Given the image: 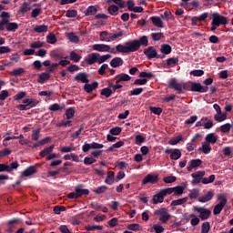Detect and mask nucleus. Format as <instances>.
I'll list each match as a JSON object with an SVG mask.
<instances>
[{
  "instance_id": "obj_1",
  "label": "nucleus",
  "mask_w": 233,
  "mask_h": 233,
  "mask_svg": "<svg viewBox=\"0 0 233 233\" xmlns=\"http://www.w3.org/2000/svg\"><path fill=\"white\" fill-rule=\"evenodd\" d=\"M116 49L120 54H130L131 52H137V50H139V43L137 41H129L125 43V45H117Z\"/></svg>"
},
{
  "instance_id": "obj_2",
  "label": "nucleus",
  "mask_w": 233,
  "mask_h": 233,
  "mask_svg": "<svg viewBox=\"0 0 233 233\" xmlns=\"http://www.w3.org/2000/svg\"><path fill=\"white\" fill-rule=\"evenodd\" d=\"M101 148H105V145L99 144L97 142H93L91 144L85 143V145L82 147L83 152H88V150H94L91 153V156L93 157H99V156H102L103 150Z\"/></svg>"
},
{
  "instance_id": "obj_3",
  "label": "nucleus",
  "mask_w": 233,
  "mask_h": 233,
  "mask_svg": "<svg viewBox=\"0 0 233 233\" xmlns=\"http://www.w3.org/2000/svg\"><path fill=\"white\" fill-rule=\"evenodd\" d=\"M100 41L104 43H112V41H116L118 37H123L122 31L118 33H109L108 31H102L99 33Z\"/></svg>"
},
{
  "instance_id": "obj_4",
  "label": "nucleus",
  "mask_w": 233,
  "mask_h": 233,
  "mask_svg": "<svg viewBox=\"0 0 233 233\" xmlns=\"http://www.w3.org/2000/svg\"><path fill=\"white\" fill-rule=\"evenodd\" d=\"M154 215L157 216L158 220L162 224L168 223V221H170V219L172 218V215H170V213H168V209H167L166 208H160L155 210Z\"/></svg>"
},
{
  "instance_id": "obj_5",
  "label": "nucleus",
  "mask_w": 233,
  "mask_h": 233,
  "mask_svg": "<svg viewBox=\"0 0 233 233\" xmlns=\"http://www.w3.org/2000/svg\"><path fill=\"white\" fill-rule=\"evenodd\" d=\"M217 199L218 201H219V203H218L214 209H213V214L214 216H218L219 214H221V210H223V208H225V205H227V197H225L223 194H218L217 196Z\"/></svg>"
},
{
  "instance_id": "obj_6",
  "label": "nucleus",
  "mask_w": 233,
  "mask_h": 233,
  "mask_svg": "<svg viewBox=\"0 0 233 233\" xmlns=\"http://www.w3.org/2000/svg\"><path fill=\"white\" fill-rule=\"evenodd\" d=\"M172 189H160V191L155 194L152 198L153 205H157V203H163V201H165V196L170 195Z\"/></svg>"
},
{
  "instance_id": "obj_7",
  "label": "nucleus",
  "mask_w": 233,
  "mask_h": 233,
  "mask_svg": "<svg viewBox=\"0 0 233 233\" xmlns=\"http://www.w3.org/2000/svg\"><path fill=\"white\" fill-rule=\"evenodd\" d=\"M193 210L199 214L198 218H200L202 221L208 219L210 218V214H212V211L209 209L198 206L193 207Z\"/></svg>"
},
{
  "instance_id": "obj_8",
  "label": "nucleus",
  "mask_w": 233,
  "mask_h": 233,
  "mask_svg": "<svg viewBox=\"0 0 233 233\" xmlns=\"http://www.w3.org/2000/svg\"><path fill=\"white\" fill-rule=\"evenodd\" d=\"M92 49L96 52H109V54H116V48L111 47L106 44H95L92 46Z\"/></svg>"
},
{
  "instance_id": "obj_9",
  "label": "nucleus",
  "mask_w": 233,
  "mask_h": 233,
  "mask_svg": "<svg viewBox=\"0 0 233 233\" xmlns=\"http://www.w3.org/2000/svg\"><path fill=\"white\" fill-rule=\"evenodd\" d=\"M168 88H172L177 94H183V90H185V83H179L176 78H172L169 81Z\"/></svg>"
},
{
  "instance_id": "obj_10",
  "label": "nucleus",
  "mask_w": 233,
  "mask_h": 233,
  "mask_svg": "<svg viewBox=\"0 0 233 233\" xmlns=\"http://www.w3.org/2000/svg\"><path fill=\"white\" fill-rule=\"evenodd\" d=\"M212 17L213 20L211 25H214L215 26H221V25H227V23H228L227 17L219 15L218 13H213Z\"/></svg>"
},
{
  "instance_id": "obj_11",
  "label": "nucleus",
  "mask_w": 233,
  "mask_h": 233,
  "mask_svg": "<svg viewBox=\"0 0 233 233\" xmlns=\"http://www.w3.org/2000/svg\"><path fill=\"white\" fill-rule=\"evenodd\" d=\"M157 181H159L157 175L148 174L143 178L142 185H148V183L151 185H156Z\"/></svg>"
},
{
  "instance_id": "obj_12",
  "label": "nucleus",
  "mask_w": 233,
  "mask_h": 233,
  "mask_svg": "<svg viewBox=\"0 0 233 233\" xmlns=\"http://www.w3.org/2000/svg\"><path fill=\"white\" fill-rule=\"evenodd\" d=\"M203 176H205V171H197L191 174L193 180L191 181L192 185H199L203 181Z\"/></svg>"
},
{
  "instance_id": "obj_13",
  "label": "nucleus",
  "mask_w": 233,
  "mask_h": 233,
  "mask_svg": "<svg viewBox=\"0 0 233 233\" xmlns=\"http://www.w3.org/2000/svg\"><path fill=\"white\" fill-rule=\"evenodd\" d=\"M165 152L166 154H170V159H173L174 161H177V159L181 157V150L179 149L167 148Z\"/></svg>"
},
{
  "instance_id": "obj_14",
  "label": "nucleus",
  "mask_w": 233,
  "mask_h": 233,
  "mask_svg": "<svg viewBox=\"0 0 233 233\" xmlns=\"http://www.w3.org/2000/svg\"><path fill=\"white\" fill-rule=\"evenodd\" d=\"M191 92H200L201 94H204L205 92H208V86H203L199 83H192Z\"/></svg>"
},
{
  "instance_id": "obj_15",
  "label": "nucleus",
  "mask_w": 233,
  "mask_h": 233,
  "mask_svg": "<svg viewBox=\"0 0 233 233\" xmlns=\"http://www.w3.org/2000/svg\"><path fill=\"white\" fill-rule=\"evenodd\" d=\"M145 56H147V59H154L155 57H159L157 56V51L153 46L148 47L144 50Z\"/></svg>"
},
{
  "instance_id": "obj_16",
  "label": "nucleus",
  "mask_w": 233,
  "mask_h": 233,
  "mask_svg": "<svg viewBox=\"0 0 233 233\" xmlns=\"http://www.w3.org/2000/svg\"><path fill=\"white\" fill-rule=\"evenodd\" d=\"M203 161L201 159H192L189 161V166L187 167V172H192L194 168H198V167H201Z\"/></svg>"
},
{
  "instance_id": "obj_17",
  "label": "nucleus",
  "mask_w": 233,
  "mask_h": 233,
  "mask_svg": "<svg viewBox=\"0 0 233 233\" xmlns=\"http://www.w3.org/2000/svg\"><path fill=\"white\" fill-rule=\"evenodd\" d=\"M75 81L78 83H88V75L86 73H78L75 76Z\"/></svg>"
},
{
  "instance_id": "obj_18",
  "label": "nucleus",
  "mask_w": 233,
  "mask_h": 233,
  "mask_svg": "<svg viewBox=\"0 0 233 233\" xmlns=\"http://www.w3.org/2000/svg\"><path fill=\"white\" fill-rule=\"evenodd\" d=\"M97 57H99V54L97 53L89 54L86 57V62L87 63V65H94V63H97Z\"/></svg>"
},
{
  "instance_id": "obj_19",
  "label": "nucleus",
  "mask_w": 233,
  "mask_h": 233,
  "mask_svg": "<svg viewBox=\"0 0 233 233\" xmlns=\"http://www.w3.org/2000/svg\"><path fill=\"white\" fill-rule=\"evenodd\" d=\"M125 61L121 57H115L110 61V66L112 68H118V66H123Z\"/></svg>"
},
{
  "instance_id": "obj_20",
  "label": "nucleus",
  "mask_w": 233,
  "mask_h": 233,
  "mask_svg": "<svg viewBox=\"0 0 233 233\" xmlns=\"http://www.w3.org/2000/svg\"><path fill=\"white\" fill-rule=\"evenodd\" d=\"M214 198V192L213 191H208L206 195L199 197L198 201L199 203H207L210 201Z\"/></svg>"
},
{
  "instance_id": "obj_21",
  "label": "nucleus",
  "mask_w": 233,
  "mask_h": 233,
  "mask_svg": "<svg viewBox=\"0 0 233 233\" xmlns=\"http://www.w3.org/2000/svg\"><path fill=\"white\" fill-rule=\"evenodd\" d=\"M205 141L208 145H215V143H218V136H215L214 133L208 134L205 137Z\"/></svg>"
},
{
  "instance_id": "obj_22",
  "label": "nucleus",
  "mask_w": 233,
  "mask_h": 233,
  "mask_svg": "<svg viewBox=\"0 0 233 233\" xmlns=\"http://www.w3.org/2000/svg\"><path fill=\"white\" fill-rule=\"evenodd\" d=\"M54 145H51L46 148H44L42 151H40L39 156L41 157H46V156L52 154V152H54Z\"/></svg>"
},
{
  "instance_id": "obj_23",
  "label": "nucleus",
  "mask_w": 233,
  "mask_h": 233,
  "mask_svg": "<svg viewBox=\"0 0 233 233\" xmlns=\"http://www.w3.org/2000/svg\"><path fill=\"white\" fill-rule=\"evenodd\" d=\"M167 189L171 190L170 194L174 193L176 196H181L185 191V187L177 186L175 187H167Z\"/></svg>"
},
{
  "instance_id": "obj_24",
  "label": "nucleus",
  "mask_w": 233,
  "mask_h": 233,
  "mask_svg": "<svg viewBox=\"0 0 233 233\" xmlns=\"http://www.w3.org/2000/svg\"><path fill=\"white\" fill-rule=\"evenodd\" d=\"M150 19L154 26H157V28H163V20H161L159 16H152Z\"/></svg>"
},
{
  "instance_id": "obj_25",
  "label": "nucleus",
  "mask_w": 233,
  "mask_h": 233,
  "mask_svg": "<svg viewBox=\"0 0 233 233\" xmlns=\"http://www.w3.org/2000/svg\"><path fill=\"white\" fill-rule=\"evenodd\" d=\"M177 63H179V58L170 57L167 60L166 66L167 68H172V67L176 66L177 65Z\"/></svg>"
},
{
  "instance_id": "obj_26",
  "label": "nucleus",
  "mask_w": 233,
  "mask_h": 233,
  "mask_svg": "<svg viewBox=\"0 0 233 233\" xmlns=\"http://www.w3.org/2000/svg\"><path fill=\"white\" fill-rule=\"evenodd\" d=\"M85 15H96L97 14V7L96 5L88 6L86 11L84 12Z\"/></svg>"
},
{
  "instance_id": "obj_27",
  "label": "nucleus",
  "mask_w": 233,
  "mask_h": 233,
  "mask_svg": "<svg viewBox=\"0 0 233 233\" xmlns=\"http://www.w3.org/2000/svg\"><path fill=\"white\" fill-rule=\"evenodd\" d=\"M200 152H203V154H210L212 151V147H210V144H208L207 142L202 143L201 147L198 148Z\"/></svg>"
},
{
  "instance_id": "obj_28",
  "label": "nucleus",
  "mask_w": 233,
  "mask_h": 233,
  "mask_svg": "<svg viewBox=\"0 0 233 233\" xmlns=\"http://www.w3.org/2000/svg\"><path fill=\"white\" fill-rule=\"evenodd\" d=\"M35 172H37V170L35 169V167H29L28 168L24 170V172L22 173V176H24L25 177H28L29 176H34Z\"/></svg>"
},
{
  "instance_id": "obj_29",
  "label": "nucleus",
  "mask_w": 233,
  "mask_h": 233,
  "mask_svg": "<svg viewBox=\"0 0 233 233\" xmlns=\"http://www.w3.org/2000/svg\"><path fill=\"white\" fill-rule=\"evenodd\" d=\"M48 79H50V73H41L40 75H38V83H40L41 85H43V83L48 81Z\"/></svg>"
},
{
  "instance_id": "obj_30",
  "label": "nucleus",
  "mask_w": 233,
  "mask_h": 233,
  "mask_svg": "<svg viewBox=\"0 0 233 233\" xmlns=\"http://www.w3.org/2000/svg\"><path fill=\"white\" fill-rule=\"evenodd\" d=\"M114 181H115V173H114V171H108L106 178L105 180V183H106V185H114Z\"/></svg>"
},
{
  "instance_id": "obj_31",
  "label": "nucleus",
  "mask_w": 233,
  "mask_h": 233,
  "mask_svg": "<svg viewBox=\"0 0 233 233\" xmlns=\"http://www.w3.org/2000/svg\"><path fill=\"white\" fill-rule=\"evenodd\" d=\"M24 105H26L29 108H34V106H37V102L34 98H25L23 100Z\"/></svg>"
},
{
  "instance_id": "obj_32",
  "label": "nucleus",
  "mask_w": 233,
  "mask_h": 233,
  "mask_svg": "<svg viewBox=\"0 0 233 233\" xmlns=\"http://www.w3.org/2000/svg\"><path fill=\"white\" fill-rule=\"evenodd\" d=\"M214 119L218 123H222V121H225L227 119V113H223V112L220 111V113H217L214 116Z\"/></svg>"
},
{
  "instance_id": "obj_33",
  "label": "nucleus",
  "mask_w": 233,
  "mask_h": 233,
  "mask_svg": "<svg viewBox=\"0 0 233 233\" xmlns=\"http://www.w3.org/2000/svg\"><path fill=\"white\" fill-rule=\"evenodd\" d=\"M6 30L7 32H15V30H17V28H19V25L15 22H7V25H6Z\"/></svg>"
},
{
  "instance_id": "obj_34",
  "label": "nucleus",
  "mask_w": 233,
  "mask_h": 233,
  "mask_svg": "<svg viewBox=\"0 0 233 233\" xmlns=\"http://www.w3.org/2000/svg\"><path fill=\"white\" fill-rule=\"evenodd\" d=\"M75 192H76L78 198H81V196H88V194H90L88 189H83L81 187H75Z\"/></svg>"
},
{
  "instance_id": "obj_35",
  "label": "nucleus",
  "mask_w": 233,
  "mask_h": 233,
  "mask_svg": "<svg viewBox=\"0 0 233 233\" xmlns=\"http://www.w3.org/2000/svg\"><path fill=\"white\" fill-rule=\"evenodd\" d=\"M187 201H188V198H179L177 200H173L171 202V207H177L179 205H185V203H187Z\"/></svg>"
},
{
  "instance_id": "obj_36",
  "label": "nucleus",
  "mask_w": 233,
  "mask_h": 233,
  "mask_svg": "<svg viewBox=\"0 0 233 233\" xmlns=\"http://www.w3.org/2000/svg\"><path fill=\"white\" fill-rule=\"evenodd\" d=\"M160 52L162 54H165L166 56H168V54H170L172 52V47L167 44H163L160 46Z\"/></svg>"
},
{
  "instance_id": "obj_37",
  "label": "nucleus",
  "mask_w": 233,
  "mask_h": 233,
  "mask_svg": "<svg viewBox=\"0 0 233 233\" xmlns=\"http://www.w3.org/2000/svg\"><path fill=\"white\" fill-rule=\"evenodd\" d=\"M34 32H35L36 34H43V32H48V26L46 25H36L34 28Z\"/></svg>"
},
{
  "instance_id": "obj_38",
  "label": "nucleus",
  "mask_w": 233,
  "mask_h": 233,
  "mask_svg": "<svg viewBox=\"0 0 233 233\" xmlns=\"http://www.w3.org/2000/svg\"><path fill=\"white\" fill-rule=\"evenodd\" d=\"M30 4L25 2L22 4L19 9V14H26V12H30Z\"/></svg>"
},
{
  "instance_id": "obj_39",
  "label": "nucleus",
  "mask_w": 233,
  "mask_h": 233,
  "mask_svg": "<svg viewBox=\"0 0 233 233\" xmlns=\"http://www.w3.org/2000/svg\"><path fill=\"white\" fill-rule=\"evenodd\" d=\"M41 136V128L33 130L31 137L33 141H38Z\"/></svg>"
},
{
  "instance_id": "obj_40",
  "label": "nucleus",
  "mask_w": 233,
  "mask_h": 233,
  "mask_svg": "<svg viewBox=\"0 0 233 233\" xmlns=\"http://www.w3.org/2000/svg\"><path fill=\"white\" fill-rule=\"evenodd\" d=\"M138 42V49L140 48L141 45L144 46H148V37L147 36H142L140 40H133Z\"/></svg>"
},
{
  "instance_id": "obj_41",
  "label": "nucleus",
  "mask_w": 233,
  "mask_h": 233,
  "mask_svg": "<svg viewBox=\"0 0 233 233\" xmlns=\"http://www.w3.org/2000/svg\"><path fill=\"white\" fill-rule=\"evenodd\" d=\"M189 218H191L190 220V224L192 227H198V224L199 223V218H198L196 215L194 214H190Z\"/></svg>"
},
{
  "instance_id": "obj_42",
  "label": "nucleus",
  "mask_w": 233,
  "mask_h": 233,
  "mask_svg": "<svg viewBox=\"0 0 233 233\" xmlns=\"http://www.w3.org/2000/svg\"><path fill=\"white\" fill-rule=\"evenodd\" d=\"M70 59H71V61H74L75 63H79V61H81V56L75 51H71Z\"/></svg>"
},
{
  "instance_id": "obj_43",
  "label": "nucleus",
  "mask_w": 233,
  "mask_h": 233,
  "mask_svg": "<svg viewBox=\"0 0 233 233\" xmlns=\"http://www.w3.org/2000/svg\"><path fill=\"white\" fill-rule=\"evenodd\" d=\"M110 57H112V56L110 55L100 56L98 54L96 63H98V65H101L102 63H105V61H106L107 59H110Z\"/></svg>"
},
{
  "instance_id": "obj_44",
  "label": "nucleus",
  "mask_w": 233,
  "mask_h": 233,
  "mask_svg": "<svg viewBox=\"0 0 233 233\" xmlns=\"http://www.w3.org/2000/svg\"><path fill=\"white\" fill-rule=\"evenodd\" d=\"M46 41L49 45H56V43H57V38H56V35L51 33L46 36Z\"/></svg>"
},
{
  "instance_id": "obj_45",
  "label": "nucleus",
  "mask_w": 233,
  "mask_h": 233,
  "mask_svg": "<svg viewBox=\"0 0 233 233\" xmlns=\"http://www.w3.org/2000/svg\"><path fill=\"white\" fill-rule=\"evenodd\" d=\"M210 232V222H203L201 225V233Z\"/></svg>"
},
{
  "instance_id": "obj_46",
  "label": "nucleus",
  "mask_w": 233,
  "mask_h": 233,
  "mask_svg": "<svg viewBox=\"0 0 233 233\" xmlns=\"http://www.w3.org/2000/svg\"><path fill=\"white\" fill-rule=\"evenodd\" d=\"M216 179V176L215 175H210L209 177H203L202 178V184L203 185H208V183H214Z\"/></svg>"
},
{
  "instance_id": "obj_47",
  "label": "nucleus",
  "mask_w": 233,
  "mask_h": 233,
  "mask_svg": "<svg viewBox=\"0 0 233 233\" xmlns=\"http://www.w3.org/2000/svg\"><path fill=\"white\" fill-rule=\"evenodd\" d=\"M101 96H105L106 97H110L112 96V87L110 86L108 87L103 88L101 91Z\"/></svg>"
},
{
  "instance_id": "obj_48",
  "label": "nucleus",
  "mask_w": 233,
  "mask_h": 233,
  "mask_svg": "<svg viewBox=\"0 0 233 233\" xmlns=\"http://www.w3.org/2000/svg\"><path fill=\"white\" fill-rule=\"evenodd\" d=\"M182 140H183V136L178 135L173 137L171 140H169L168 145H177V143H179V141H182Z\"/></svg>"
},
{
  "instance_id": "obj_49",
  "label": "nucleus",
  "mask_w": 233,
  "mask_h": 233,
  "mask_svg": "<svg viewBox=\"0 0 233 233\" xmlns=\"http://www.w3.org/2000/svg\"><path fill=\"white\" fill-rule=\"evenodd\" d=\"M42 14V9L41 7H37V8H35L33 9V11L31 12V17L33 19H35V17H39V15H41Z\"/></svg>"
},
{
  "instance_id": "obj_50",
  "label": "nucleus",
  "mask_w": 233,
  "mask_h": 233,
  "mask_svg": "<svg viewBox=\"0 0 233 233\" xmlns=\"http://www.w3.org/2000/svg\"><path fill=\"white\" fill-rule=\"evenodd\" d=\"M67 37L71 43H79V36H77L75 33H69Z\"/></svg>"
},
{
  "instance_id": "obj_51",
  "label": "nucleus",
  "mask_w": 233,
  "mask_h": 233,
  "mask_svg": "<svg viewBox=\"0 0 233 233\" xmlns=\"http://www.w3.org/2000/svg\"><path fill=\"white\" fill-rule=\"evenodd\" d=\"M74 116H76V110H74V107H70V108L66 109V119H72V117H74Z\"/></svg>"
},
{
  "instance_id": "obj_52",
  "label": "nucleus",
  "mask_w": 233,
  "mask_h": 233,
  "mask_svg": "<svg viewBox=\"0 0 233 233\" xmlns=\"http://www.w3.org/2000/svg\"><path fill=\"white\" fill-rule=\"evenodd\" d=\"M116 77H119L117 83H121V81H130V79H132V77L127 74L118 75Z\"/></svg>"
},
{
  "instance_id": "obj_53",
  "label": "nucleus",
  "mask_w": 233,
  "mask_h": 233,
  "mask_svg": "<svg viewBox=\"0 0 233 233\" xmlns=\"http://www.w3.org/2000/svg\"><path fill=\"white\" fill-rule=\"evenodd\" d=\"M107 10L111 15H117V12H119V7H117L116 5H110Z\"/></svg>"
},
{
  "instance_id": "obj_54",
  "label": "nucleus",
  "mask_w": 233,
  "mask_h": 233,
  "mask_svg": "<svg viewBox=\"0 0 233 233\" xmlns=\"http://www.w3.org/2000/svg\"><path fill=\"white\" fill-rule=\"evenodd\" d=\"M230 128H232V125L230 124H224L220 127V131L222 134H227V132H230Z\"/></svg>"
},
{
  "instance_id": "obj_55",
  "label": "nucleus",
  "mask_w": 233,
  "mask_h": 233,
  "mask_svg": "<svg viewBox=\"0 0 233 233\" xmlns=\"http://www.w3.org/2000/svg\"><path fill=\"white\" fill-rule=\"evenodd\" d=\"M63 108H65V106H61L59 104H53L49 106L51 112H57V110H63Z\"/></svg>"
},
{
  "instance_id": "obj_56",
  "label": "nucleus",
  "mask_w": 233,
  "mask_h": 233,
  "mask_svg": "<svg viewBox=\"0 0 233 233\" xmlns=\"http://www.w3.org/2000/svg\"><path fill=\"white\" fill-rule=\"evenodd\" d=\"M111 136H119L121 134L122 129L119 127H115L109 130Z\"/></svg>"
},
{
  "instance_id": "obj_57",
  "label": "nucleus",
  "mask_w": 233,
  "mask_h": 233,
  "mask_svg": "<svg viewBox=\"0 0 233 233\" xmlns=\"http://www.w3.org/2000/svg\"><path fill=\"white\" fill-rule=\"evenodd\" d=\"M188 196L190 199H198L199 196V189H192Z\"/></svg>"
},
{
  "instance_id": "obj_58",
  "label": "nucleus",
  "mask_w": 233,
  "mask_h": 233,
  "mask_svg": "<svg viewBox=\"0 0 233 233\" xmlns=\"http://www.w3.org/2000/svg\"><path fill=\"white\" fill-rule=\"evenodd\" d=\"M10 74L11 76H22V74H25V69L23 67H19L13 70Z\"/></svg>"
},
{
  "instance_id": "obj_59",
  "label": "nucleus",
  "mask_w": 233,
  "mask_h": 233,
  "mask_svg": "<svg viewBox=\"0 0 233 233\" xmlns=\"http://www.w3.org/2000/svg\"><path fill=\"white\" fill-rule=\"evenodd\" d=\"M153 229L155 230L156 233H163L165 232V228L159 224H155L153 225Z\"/></svg>"
},
{
  "instance_id": "obj_60",
  "label": "nucleus",
  "mask_w": 233,
  "mask_h": 233,
  "mask_svg": "<svg viewBox=\"0 0 233 233\" xmlns=\"http://www.w3.org/2000/svg\"><path fill=\"white\" fill-rule=\"evenodd\" d=\"M32 48H43L45 46V43L41 41L34 42L30 45Z\"/></svg>"
},
{
  "instance_id": "obj_61",
  "label": "nucleus",
  "mask_w": 233,
  "mask_h": 233,
  "mask_svg": "<svg viewBox=\"0 0 233 233\" xmlns=\"http://www.w3.org/2000/svg\"><path fill=\"white\" fill-rule=\"evenodd\" d=\"M140 94H143V87L134 88L130 92V96H139Z\"/></svg>"
},
{
  "instance_id": "obj_62",
  "label": "nucleus",
  "mask_w": 233,
  "mask_h": 233,
  "mask_svg": "<svg viewBox=\"0 0 233 233\" xmlns=\"http://www.w3.org/2000/svg\"><path fill=\"white\" fill-rule=\"evenodd\" d=\"M139 77H147V79H151V77H154V75L150 72L142 71L139 73Z\"/></svg>"
},
{
  "instance_id": "obj_63",
  "label": "nucleus",
  "mask_w": 233,
  "mask_h": 233,
  "mask_svg": "<svg viewBox=\"0 0 233 233\" xmlns=\"http://www.w3.org/2000/svg\"><path fill=\"white\" fill-rule=\"evenodd\" d=\"M66 16L72 18V17H77V11L76 10H67Z\"/></svg>"
},
{
  "instance_id": "obj_64",
  "label": "nucleus",
  "mask_w": 233,
  "mask_h": 233,
  "mask_svg": "<svg viewBox=\"0 0 233 233\" xmlns=\"http://www.w3.org/2000/svg\"><path fill=\"white\" fill-rule=\"evenodd\" d=\"M176 177L174 176H169V177H166L163 178L164 183H175L176 181Z\"/></svg>"
}]
</instances>
